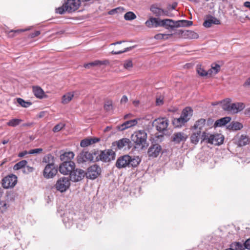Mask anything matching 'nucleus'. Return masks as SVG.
<instances>
[{
  "label": "nucleus",
  "mask_w": 250,
  "mask_h": 250,
  "mask_svg": "<svg viewBox=\"0 0 250 250\" xmlns=\"http://www.w3.org/2000/svg\"><path fill=\"white\" fill-rule=\"evenodd\" d=\"M220 70V66L217 64H212L211 68L208 70L209 75H213L217 74Z\"/></svg>",
  "instance_id": "nucleus-35"
},
{
  "label": "nucleus",
  "mask_w": 250,
  "mask_h": 250,
  "mask_svg": "<svg viewBox=\"0 0 250 250\" xmlns=\"http://www.w3.org/2000/svg\"><path fill=\"white\" fill-rule=\"evenodd\" d=\"M70 186V179L68 177H63L57 180L55 188L57 190L63 192L65 191Z\"/></svg>",
  "instance_id": "nucleus-7"
},
{
  "label": "nucleus",
  "mask_w": 250,
  "mask_h": 250,
  "mask_svg": "<svg viewBox=\"0 0 250 250\" xmlns=\"http://www.w3.org/2000/svg\"><path fill=\"white\" fill-rule=\"evenodd\" d=\"M153 124L159 132L166 130L168 125V120L166 118H159L155 119Z\"/></svg>",
  "instance_id": "nucleus-11"
},
{
  "label": "nucleus",
  "mask_w": 250,
  "mask_h": 250,
  "mask_svg": "<svg viewBox=\"0 0 250 250\" xmlns=\"http://www.w3.org/2000/svg\"><path fill=\"white\" fill-rule=\"evenodd\" d=\"M130 144L129 139L127 138H123L118 141H115L112 143L113 146H117L118 148L121 149L124 147H129Z\"/></svg>",
  "instance_id": "nucleus-23"
},
{
  "label": "nucleus",
  "mask_w": 250,
  "mask_h": 250,
  "mask_svg": "<svg viewBox=\"0 0 250 250\" xmlns=\"http://www.w3.org/2000/svg\"><path fill=\"white\" fill-rule=\"evenodd\" d=\"M177 6V3L176 2H173L172 4H169L167 6V9H165L166 10H168L169 12L170 11L175 9Z\"/></svg>",
  "instance_id": "nucleus-52"
},
{
  "label": "nucleus",
  "mask_w": 250,
  "mask_h": 250,
  "mask_svg": "<svg viewBox=\"0 0 250 250\" xmlns=\"http://www.w3.org/2000/svg\"><path fill=\"white\" fill-rule=\"evenodd\" d=\"M17 101L19 104L23 107H28L31 105V103L29 102H26L21 98H17Z\"/></svg>",
  "instance_id": "nucleus-42"
},
{
  "label": "nucleus",
  "mask_w": 250,
  "mask_h": 250,
  "mask_svg": "<svg viewBox=\"0 0 250 250\" xmlns=\"http://www.w3.org/2000/svg\"><path fill=\"white\" fill-rule=\"evenodd\" d=\"M245 107V105L242 103H231L230 105V108L229 112L235 114L242 111Z\"/></svg>",
  "instance_id": "nucleus-18"
},
{
  "label": "nucleus",
  "mask_w": 250,
  "mask_h": 250,
  "mask_svg": "<svg viewBox=\"0 0 250 250\" xmlns=\"http://www.w3.org/2000/svg\"><path fill=\"white\" fill-rule=\"evenodd\" d=\"M43 149L41 148H36L31 149L29 151L30 154H33L36 153H41L42 152Z\"/></svg>",
  "instance_id": "nucleus-53"
},
{
  "label": "nucleus",
  "mask_w": 250,
  "mask_h": 250,
  "mask_svg": "<svg viewBox=\"0 0 250 250\" xmlns=\"http://www.w3.org/2000/svg\"><path fill=\"white\" fill-rule=\"evenodd\" d=\"M188 136L183 132H177L173 135L172 140L176 143H180L181 142L185 141Z\"/></svg>",
  "instance_id": "nucleus-25"
},
{
  "label": "nucleus",
  "mask_w": 250,
  "mask_h": 250,
  "mask_svg": "<svg viewBox=\"0 0 250 250\" xmlns=\"http://www.w3.org/2000/svg\"><path fill=\"white\" fill-rule=\"evenodd\" d=\"M244 5L245 7H248L250 9V2L246 1L244 3Z\"/></svg>",
  "instance_id": "nucleus-61"
},
{
  "label": "nucleus",
  "mask_w": 250,
  "mask_h": 250,
  "mask_svg": "<svg viewBox=\"0 0 250 250\" xmlns=\"http://www.w3.org/2000/svg\"><path fill=\"white\" fill-rule=\"evenodd\" d=\"M202 135H201V131H197L196 132H193L190 136V141L191 143L196 145L198 143L200 140L201 139L202 141Z\"/></svg>",
  "instance_id": "nucleus-26"
},
{
  "label": "nucleus",
  "mask_w": 250,
  "mask_h": 250,
  "mask_svg": "<svg viewBox=\"0 0 250 250\" xmlns=\"http://www.w3.org/2000/svg\"><path fill=\"white\" fill-rule=\"evenodd\" d=\"M181 116L178 118H174L172 121V124L175 127H180L183 125L187 122Z\"/></svg>",
  "instance_id": "nucleus-31"
},
{
  "label": "nucleus",
  "mask_w": 250,
  "mask_h": 250,
  "mask_svg": "<svg viewBox=\"0 0 250 250\" xmlns=\"http://www.w3.org/2000/svg\"><path fill=\"white\" fill-rule=\"evenodd\" d=\"M41 34V32L40 31H35L34 32L30 33L29 35V37L30 38H33L36 37L38 36Z\"/></svg>",
  "instance_id": "nucleus-55"
},
{
  "label": "nucleus",
  "mask_w": 250,
  "mask_h": 250,
  "mask_svg": "<svg viewBox=\"0 0 250 250\" xmlns=\"http://www.w3.org/2000/svg\"><path fill=\"white\" fill-rule=\"evenodd\" d=\"M248 141V139L246 136L242 135L239 141V145L240 146H245Z\"/></svg>",
  "instance_id": "nucleus-51"
},
{
  "label": "nucleus",
  "mask_w": 250,
  "mask_h": 250,
  "mask_svg": "<svg viewBox=\"0 0 250 250\" xmlns=\"http://www.w3.org/2000/svg\"><path fill=\"white\" fill-rule=\"evenodd\" d=\"M131 139L134 144V147L139 150H143L148 146L146 141L147 134L144 130L135 131L132 134Z\"/></svg>",
  "instance_id": "nucleus-1"
},
{
  "label": "nucleus",
  "mask_w": 250,
  "mask_h": 250,
  "mask_svg": "<svg viewBox=\"0 0 250 250\" xmlns=\"http://www.w3.org/2000/svg\"><path fill=\"white\" fill-rule=\"evenodd\" d=\"M64 126L65 125L64 124L62 123H59L54 127V128H53V131L54 132H59V131L62 130L64 127Z\"/></svg>",
  "instance_id": "nucleus-50"
},
{
  "label": "nucleus",
  "mask_w": 250,
  "mask_h": 250,
  "mask_svg": "<svg viewBox=\"0 0 250 250\" xmlns=\"http://www.w3.org/2000/svg\"><path fill=\"white\" fill-rule=\"evenodd\" d=\"M245 249L250 250V238L248 239L244 243Z\"/></svg>",
  "instance_id": "nucleus-58"
},
{
  "label": "nucleus",
  "mask_w": 250,
  "mask_h": 250,
  "mask_svg": "<svg viewBox=\"0 0 250 250\" xmlns=\"http://www.w3.org/2000/svg\"><path fill=\"white\" fill-rule=\"evenodd\" d=\"M160 27H163L166 29L173 28L174 27H180L181 24H178L177 21H174L171 19H161Z\"/></svg>",
  "instance_id": "nucleus-15"
},
{
  "label": "nucleus",
  "mask_w": 250,
  "mask_h": 250,
  "mask_svg": "<svg viewBox=\"0 0 250 250\" xmlns=\"http://www.w3.org/2000/svg\"><path fill=\"white\" fill-rule=\"evenodd\" d=\"M231 119V118L230 117H225L221 118L216 121V122L214 123V126L216 127L225 125L228 123L230 122Z\"/></svg>",
  "instance_id": "nucleus-28"
},
{
  "label": "nucleus",
  "mask_w": 250,
  "mask_h": 250,
  "mask_svg": "<svg viewBox=\"0 0 250 250\" xmlns=\"http://www.w3.org/2000/svg\"><path fill=\"white\" fill-rule=\"evenodd\" d=\"M109 64V61L107 59H104L103 60H95L92 62L84 64L83 67L85 68H89L90 67L101 66L103 65H108Z\"/></svg>",
  "instance_id": "nucleus-16"
},
{
  "label": "nucleus",
  "mask_w": 250,
  "mask_h": 250,
  "mask_svg": "<svg viewBox=\"0 0 250 250\" xmlns=\"http://www.w3.org/2000/svg\"><path fill=\"white\" fill-rule=\"evenodd\" d=\"M26 168H27V169L28 172H32V171H33V169H34L33 167H29V166H27V167H26Z\"/></svg>",
  "instance_id": "nucleus-62"
},
{
  "label": "nucleus",
  "mask_w": 250,
  "mask_h": 250,
  "mask_svg": "<svg viewBox=\"0 0 250 250\" xmlns=\"http://www.w3.org/2000/svg\"><path fill=\"white\" fill-rule=\"evenodd\" d=\"M17 183V177L14 174L8 175L3 178L2 186L4 188L14 187Z\"/></svg>",
  "instance_id": "nucleus-10"
},
{
  "label": "nucleus",
  "mask_w": 250,
  "mask_h": 250,
  "mask_svg": "<svg viewBox=\"0 0 250 250\" xmlns=\"http://www.w3.org/2000/svg\"><path fill=\"white\" fill-rule=\"evenodd\" d=\"M150 11L156 17L167 16L172 17V14L171 12L163 9L161 7L160 3H155L150 6Z\"/></svg>",
  "instance_id": "nucleus-5"
},
{
  "label": "nucleus",
  "mask_w": 250,
  "mask_h": 250,
  "mask_svg": "<svg viewBox=\"0 0 250 250\" xmlns=\"http://www.w3.org/2000/svg\"><path fill=\"white\" fill-rule=\"evenodd\" d=\"M111 129V127L110 126H107L105 128V130L104 131H108L109 130H110Z\"/></svg>",
  "instance_id": "nucleus-64"
},
{
  "label": "nucleus",
  "mask_w": 250,
  "mask_h": 250,
  "mask_svg": "<svg viewBox=\"0 0 250 250\" xmlns=\"http://www.w3.org/2000/svg\"><path fill=\"white\" fill-rule=\"evenodd\" d=\"M177 22H178V24H181L180 26H190L193 24L192 21L188 20H180L178 21Z\"/></svg>",
  "instance_id": "nucleus-47"
},
{
  "label": "nucleus",
  "mask_w": 250,
  "mask_h": 250,
  "mask_svg": "<svg viewBox=\"0 0 250 250\" xmlns=\"http://www.w3.org/2000/svg\"><path fill=\"white\" fill-rule=\"evenodd\" d=\"M26 29H18V30H12L9 31L7 33L8 36L10 38H13L15 36L16 34H19L22 32L26 31Z\"/></svg>",
  "instance_id": "nucleus-45"
},
{
  "label": "nucleus",
  "mask_w": 250,
  "mask_h": 250,
  "mask_svg": "<svg viewBox=\"0 0 250 250\" xmlns=\"http://www.w3.org/2000/svg\"><path fill=\"white\" fill-rule=\"evenodd\" d=\"M115 158V153L112 149H105L101 151L98 156H96L95 161L101 160L104 162H109Z\"/></svg>",
  "instance_id": "nucleus-6"
},
{
  "label": "nucleus",
  "mask_w": 250,
  "mask_h": 250,
  "mask_svg": "<svg viewBox=\"0 0 250 250\" xmlns=\"http://www.w3.org/2000/svg\"><path fill=\"white\" fill-rule=\"evenodd\" d=\"M161 150V147L158 144L151 146L148 150L147 154L149 157L155 158L157 157Z\"/></svg>",
  "instance_id": "nucleus-17"
},
{
  "label": "nucleus",
  "mask_w": 250,
  "mask_h": 250,
  "mask_svg": "<svg viewBox=\"0 0 250 250\" xmlns=\"http://www.w3.org/2000/svg\"><path fill=\"white\" fill-rule=\"evenodd\" d=\"M100 172L101 168L97 165H93L88 168L85 174L87 178L94 179L100 175Z\"/></svg>",
  "instance_id": "nucleus-13"
},
{
  "label": "nucleus",
  "mask_w": 250,
  "mask_h": 250,
  "mask_svg": "<svg viewBox=\"0 0 250 250\" xmlns=\"http://www.w3.org/2000/svg\"><path fill=\"white\" fill-rule=\"evenodd\" d=\"M34 95L37 98L42 99L46 98L47 96L45 94L43 90L39 86H33L32 87Z\"/></svg>",
  "instance_id": "nucleus-20"
},
{
  "label": "nucleus",
  "mask_w": 250,
  "mask_h": 250,
  "mask_svg": "<svg viewBox=\"0 0 250 250\" xmlns=\"http://www.w3.org/2000/svg\"><path fill=\"white\" fill-rule=\"evenodd\" d=\"M22 122V120L21 119H13L9 120V122L6 123V125L9 126L15 127L19 125Z\"/></svg>",
  "instance_id": "nucleus-38"
},
{
  "label": "nucleus",
  "mask_w": 250,
  "mask_h": 250,
  "mask_svg": "<svg viewBox=\"0 0 250 250\" xmlns=\"http://www.w3.org/2000/svg\"><path fill=\"white\" fill-rule=\"evenodd\" d=\"M185 31L182 30H178L176 31V34L184 38Z\"/></svg>",
  "instance_id": "nucleus-57"
},
{
  "label": "nucleus",
  "mask_w": 250,
  "mask_h": 250,
  "mask_svg": "<svg viewBox=\"0 0 250 250\" xmlns=\"http://www.w3.org/2000/svg\"><path fill=\"white\" fill-rule=\"evenodd\" d=\"M80 0H67L62 6L56 9V13L62 14L65 11L72 12L77 10L80 5Z\"/></svg>",
  "instance_id": "nucleus-3"
},
{
  "label": "nucleus",
  "mask_w": 250,
  "mask_h": 250,
  "mask_svg": "<svg viewBox=\"0 0 250 250\" xmlns=\"http://www.w3.org/2000/svg\"><path fill=\"white\" fill-rule=\"evenodd\" d=\"M206 120L205 119H200L195 122L192 128L197 131H201L206 125Z\"/></svg>",
  "instance_id": "nucleus-27"
},
{
  "label": "nucleus",
  "mask_w": 250,
  "mask_h": 250,
  "mask_svg": "<svg viewBox=\"0 0 250 250\" xmlns=\"http://www.w3.org/2000/svg\"><path fill=\"white\" fill-rule=\"evenodd\" d=\"M140 161L138 157L132 158L128 155H125L118 158L115 165L119 169L127 167H136Z\"/></svg>",
  "instance_id": "nucleus-2"
},
{
  "label": "nucleus",
  "mask_w": 250,
  "mask_h": 250,
  "mask_svg": "<svg viewBox=\"0 0 250 250\" xmlns=\"http://www.w3.org/2000/svg\"><path fill=\"white\" fill-rule=\"evenodd\" d=\"M100 139L99 138H87L83 140H82L81 141L80 146L83 147H85L90 145L98 143L100 141Z\"/></svg>",
  "instance_id": "nucleus-22"
},
{
  "label": "nucleus",
  "mask_w": 250,
  "mask_h": 250,
  "mask_svg": "<svg viewBox=\"0 0 250 250\" xmlns=\"http://www.w3.org/2000/svg\"><path fill=\"white\" fill-rule=\"evenodd\" d=\"M131 49V47H124L120 50H112L111 52V53L113 55L120 54L123 53L124 52H125L127 51H129Z\"/></svg>",
  "instance_id": "nucleus-46"
},
{
  "label": "nucleus",
  "mask_w": 250,
  "mask_h": 250,
  "mask_svg": "<svg viewBox=\"0 0 250 250\" xmlns=\"http://www.w3.org/2000/svg\"><path fill=\"white\" fill-rule=\"evenodd\" d=\"M54 157L50 154H48L44 156L42 159V162L48 164H54Z\"/></svg>",
  "instance_id": "nucleus-39"
},
{
  "label": "nucleus",
  "mask_w": 250,
  "mask_h": 250,
  "mask_svg": "<svg viewBox=\"0 0 250 250\" xmlns=\"http://www.w3.org/2000/svg\"><path fill=\"white\" fill-rule=\"evenodd\" d=\"M96 152L90 153L88 151H82L77 156V162L78 163H83L87 161H95L94 156H96Z\"/></svg>",
  "instance_id": "nucleus-9"
},
{
  "label": "nucleus",
  "mask_w": 250,
  "mask_h": 250,
  "mask_svg": "<svg viewBox=\"0 0 250 250\" xmlns=\"http://www.w3.org/2000/svg\"><path fill=\"white\" fill-rule=\"evenodd\" d=\"M231 100L229 98L226 99L220 102V104H222V108L226 111L229 112L230 108V105H231Z\"/></svg>",
  "instance_id": "nucleus-33"
},
{
  "label": "nucleus",
  "mask_w": 250,
  "mask_h": 250,
  "mask_svg": "<svg viewBox=\"0 0 250 250\" xmlns=\"http://www.w3.org/2000/svg\"><path fill=\"white\" fill-rule=\"evenodd\" d=\"M196 71L198 74L201 77H205L208 75H209L208 71H206L201 64L197 65Z\"/></svg>",
  "instance_id": "nucleus-36"
},
{
  "label": "nucleus",
  "mask_w": 250,
  "mask_h": 250,
  "mask_svg": "<svg viewBox=\"0 0 250 250\" xmlns=\"http://www.w3.org/2000/svg\"><path fill=\"white\" fill-rule=\"evenodd\" d=\"M75 164L73 161L63 162L60 165L59 171L63 175H70V173L75 169Z\"/></svg>",
  "instance_id": "nucleus-8"
},
{
  "label": "nucleus",
  "mask_w": 250,
  "mask_h": 250,
  "mask_svg": "<svg viewBox=\"0 0 250 250\" xmlns=\"http://www.w3.org/2000/svg\"><path fill=\"white\" fill-rule=\"evenodd\" d=\"M86 175L84 170L81 169H75L70 173V179L73 182H79L82 180Z\"/></svg>",
  "instance_id": "nucleus-14"
},
{
  "label": "nucleus",
  "mask_w": 250,
  "mask_h": 250,
  "mask_svg": "<svg viewBox=\"0 0 250 250\" xmlns=\"http://www.w3.org/2000/svg\"><path fill=\"white\" fill-rule=\"evenodd\" d=\"M242 127V124L238 122H232L228 126V129H232L233 130H240Z\"/></svg>",
  "instance_id": "nucleus-34"
},
{
  "label": "nucleus",
  "mask_w": 250,
  "mask_h": 250,
  "mask_svg": "<svg viewBox=\"0 0 250 250\" xmlns=\"http://www.w3.org/2000/svg\"><path fill=\"white\" fill-rule=\"evenodd\" d=\"M199 37L198 34L191 30H185L184 38L195 39Z\"/></svg>",
  "instance_id": "nucleus-32"
},
{
  "label": "nucleus",
  "mask_w": 250,
  "mask_h": 250,
  "mask_svg": "<svg viewBox=\"0 0 250 250\" xmlns=\"http://www.w3.org/2000/svg\"><path fill=\"white\" fill-rule=\"evenodd\" d=\"M74 157V154L73 152H66L60 155V159L63 162L72 161L71 160Z\"/></svg>",
  "instance_id": "nucleus-29"
},
{
  "label": "nucleus",
  "mask_w": 250,
  "mask_h": 250,
  "mask_svg": "<svg viewBox=\"0 0 250 250\" xmlns=\"http://www.w3.org/2000/svg\"><path fill=\"white\" fill-rule=\"evenodd\" d=\"M131 117H132V115L131 114H126L124 116V119H127L128 118H130Z\"/></svg>",
  "instance_id": "nucleus-63"
},
{
  "label": "nucleus",
  "mask_w": 250,
  "mask_h": 250,
  "mask_svg": "<svg viewBox=\"0 0 250 250\" xmlns=\"http://www.w3.org/2000/svg\"><path fill=\"white\" fill-rule=\"evenodd\" d=\"M161 19L158 18L150 17L145 22V25L148 28L160 26Z\"/></svg>",
  "instance_id": "nucleus-19"
},
{
  "label": "nucleus",
  "mask_w": 250,
  "mask_h": 250,
  "mask_svg": "<svg viewBox=\"0 0 250 250\" xmlns=\"http://www.w3.org/2000/svg\"><path fill=\"white\" fill-rule=\"evenodd\" d=\"M27 164V161L25 160H21L19 162L16 164L14 167L13 169L15 170H18L21 169L23 167H24Z\"/></svg>",
  "instance_id": "nucleus-37"
},
{
  "label": "nucleus",
  "mask_w": 250,
  "mask_h": 250,
  "mask_svg": "<svg viewBox=\"0 0 250 250\" xmlns=\"http://www.w3.org/2000/svg\"><path fill=\"white\" fill-rule=\"evenodd\" d=\"M173 34H158L155 36V38L157 40H167L169 37L172 36Z\"/></svg>",
  "instance_id": "nucleus-43"
},
{
  "label": "nucleus",
  "mask_w": 250,
  "mask_h": 250,
  "mask_svg": "<svg viewBox=\"0 0 250 250\" xmlns=\"http://www.w3.org/2000/svg\"><path fill=\"white\" fill-rule=\"evenodd\" d=\"M116 128L118 130L120 131H123L128 128L125 122L121 125H118Z\"/></svg>",
  "instance_id": "nucleus-54"
},
{
  "label": "nucleus",
  "mask_w": 250,
  "mask_h": 250,
  "mask_svg": "<svg viewBox=\"0 0 250 250\" xmlns=\"http://www.w3.org/2000/svg\"><path fill=\"white\" fill-rule=\"evenodd\" d=\"M128 101V98L126 96L124 95L121 100V104H125Z\"/></svg>",
  "instance_id": "nucleus-59"
},
{
  "label": "nucleus",
  "mask_w": 250,
  "mask_h": 250,
  "mask_svg": "<svg viewBox=\"0 0 250 250\" xmlns=\"http://www.w3.org/2000/svg\"><path fill=\"white\" fill-rule=\"evenodd\" d=\"M245 87H250V77L249 78L246 82L244 83L243 84Z\"/></svg>",
  "instance_id": "nucleus-60"
},
{
  "label": "nucleus",
  "mask_w": 250,
  "mask_h": 250,
  "mask_svg": "<svg viewBox=\"0 0 250 250\" xmlns=\"http://www.w3.org/2000/svg\"><path fill=\"white\" fill-rule=\"evenodd\" d=\"M123 65L125 69L129 70L133 67V63L131 60H127L124 62Z\"/></svg>",
  "instance_id": "nucleus-48"
},
{
  "label": "nucleus",
  "mask_w": 250,
  "mask_h": 250,
  "mask_svg": "<svg viewBox=\"0 0 250 250\" xmlns=\"http://www.w3.org/2000/svg\"><path fill=\"white\" fill-rule=\"evenodd\" d=\"M220 21L214 17L208 16L207 19L203 23V25L206 27H210L212 24H220Z\"/></svg>",
  "instance_id": "nucleus-21"
},
{
  "label": "nucleus",
  "mask_w": 250,
  "mask_h": 250,
  "mask_svg": "<svg viewBox=\"0 0 250 250\" xmlns=\"http://www.w3.org/2000/svg\"><path fill=\"white\" fill-rule=\"evenodd\" d=\"M127 128H129L136 125L138 123L137 119L131 120L125 122Z\"/></svg>",
  "instance_id": "nucleus-49"
},
{
  "label": "nucleus",
  "mask_w": 250,
  "mask_h": 250,
  "mask_svg": "<svg viewBox=\"0 0 250 250\" xmlns=\"http://www.w3.org/2000/svg\"><path fill=\"white\" fill-rule=\"evenodd\" d=\"M104 108L106 111H109L113 109V102L112 100H108L105 102Z\"/></svg>",
  "instance_id": "nucleus-41"
},
{
  "label": "nucleus",
  "mask_w": 250,
  "mask_h": 250,
  "mask_svg": "<svg viewBox=\"0 0 250 250\" xmlns=\"http://www.w3.org/2000/svg\"><path fill=\"white\" fill-rule=\"evenodd\" d=\"M27 154H30L29 151H27L26 150H24L23 151L21 152L18 154V157H23Z\"/></svg>",
  "instance_id": "nucleus-56"
},
{
  "label": "nucleus",
  "mask_w": 250,
  "mask_h": 250,
  "mask_svg": "<svg viewBox=\"0 0 250 250\" xmlns=\"http://www.w3.org/2000/svg\"><path fill=\"white\" fill-rule=\"evenodd\" d=\"M136 18L135 14L132 12H128L124 16L125 20L130 21L135 19Z\"/></svg>",
  "instance_id": "nucleus-44"
},
{
  "label": "nucleus",
  "mask_w": 250,
  "mask_h": 250,
  "mask_svg": "<svg viewBox=\"0 0 250 250\" xmlns=\"http://www.w3.org/2000/svg\"><path fill=\"white\" fill-rule=\"evenodd\" d=\"M231 247L235 250H244L245 249V244L241 242H234L231 244Z\"/></svg>",
  "instance_id": "nucleus-40"
},
{
  "label": "nucleus",
  "mask_w": 250,
  "mask_h": 250,
  "mask_svg": "<svg viewBox=\"0 0 250 250\" xmlns=\"http://www.w3.org/2000/svg\"><path fill=\"white\" fill-rule=\"evenodd\" d=\"M224 137L221 134H208L205 131L202 133L201 143L206 141L207 143L215 145H220L223 144Z\"/></svg>",
  "instance_id": "nucleus-4"
},
{
  "label": "nucleus",
  "mask_w": 250,
  "mask_h": 250,
  "mask_svg": "<svg viewBox=\"0 0 250 250\" xmlns=\"http://www.w3.org/2000/svg\"><path fill=\"white\" fill-rule=\"evenodd\" d=\"M58 169L55 167L54 164H48L45 166L43 174L45 178H52L56 175Z\"/></svg>",
  "instance_id": "nucleus-12"
},
{
  "label": "nucleus",
  "mask_w": 250,
  "mask_h": 250,
  "mask_svg": "<svg viewBox=\"0 0 250 250\" xmlns=\"http://www.w3.org/2000/svg\"><path fill=\"white\" fill-rule=\"evenodd\" d=\"M192 114L193 110L191 107L187 106L182 110L181 116L188 122L192 117Z\"/></svg>",
  "instance_id": "nucleus-24"
},
{
  "label": "nucleus",
  "mask_w": 250,
  "mask_h": 250,
  "mask_svg": "<svg viewBox=\"0 0 250 250\" xmlns=\"http://www.w3.org/2000/svg\"><path fill=\"white\" fill-rule=\"evenodd\" d=\"M74 96V92H68L63 95L62 98V103L63 104H67Z\"/></svg>",
  "instance_id": "nucleus-30"
}]
</instances>
